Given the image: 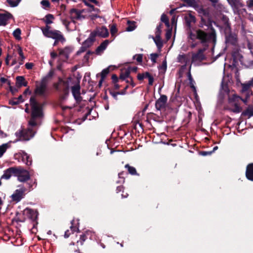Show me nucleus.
I'll return each instance as SVG.
<instances>
[{"instance_id":"nucleus-16","label":"nucleus","mask_w":253,"mask_h":253,"mask_svg":"<svg viewBox=\"0 0 253 253\" xmlns=\"http://www.w3.org/2000/svg\"><path fill=\"white\" fill-rule=\"evenodd\" d=\"M18 173V169L14 168H10L6 169L4 174L1 176V178L8 179L10 178L12 174Z\"/></svg>"},{"instance_id":"nucleus-57","label":"nucleus","mask_w":253,"mask_h":253,"mask_svg":"<svg viewBox=\"0 0 253 253\" xmlns=\"http://www.w3.org/2000/svg\"><path fill=\"white\" fill-rule=\"evenodd\" d=\"M0 80V82L2 83H7V84H10V82L9 81H8L6 79H5L3 77H1Z\"/></svg>"},{"instance_id":"nucleus-11","label":"nucleus","mask_w":253,"mask_h":253,"mask_svg":"<svg viewBox=\"0 0 253 253\" xmlns=\"http://www.w3.org/2000/svg\"><path fill=\"white\" fill-rule=\"evenodd\" d=\"M226 42L227 45H232L236 46L238 43V40L236 35L234 34H230L226 36Z\"/></svg>"},{"instance_id":"nucleus-9","label":"nucleus","mask_w":253,"mask_h":253,"mask_svg":"<svg viewBox=\"0 0 253 253\" xmlns=\"http://www.w3.org/2000/svg\"><path fill=\"white\" fill-rule=\"evenodd\" d=\"M167 101V97L165 95H162L160 98L157 100L155 103V106L157 110H160L164 109Z\"/></svg>"},{"instance_id":"nucleus-27","label":"nucleus","mask_w":253,"mask_h":253,"mask_svg":"<svg viewBox=\"0 0 253 253\" xmlns=\"http://www.w3.org/2000/svg\"><path fill=\"white\" fill-rule=\"evenodd\" d=\"M242 91L245 92L247 91L251 87L253 86V79L244 84H242Z\"/></svg>"},{"instance_id":"nucleus-8","label":"nucleus","mask_w":253,"mask_h":253,"mask_svg":"<svg viewBox=\"0 0 253 253\" xmlns=\"http://www.w3.org/2000/svg\"><path fill=\"white\" fill-rule=\"evenodd\" d=\"M46 90V84L43 81L40 85L37 86L35 93L37 95L44 96L45 95Z\"/></svg>"},{"instance_id":"nucleus-50","label":"nucleus","mask_w":253,"mask_h":253,"mask_svg":"<svg viewBox=\"0 0 253 253\" xmlns=\"http://www.w3.org/2000/svg\"><path fill=\"white\" fill-rule=\"evenodd\" d=\"M212 153V152L211 151H203L201 152V154L202 156H206L207 155H210Z\"/></svg>"},{"instance_id":"nucleus-64","label":"nucleus","mask_w":253,"mask_h":253,"mask_svg":"<svg viewBox=\"0 0 253 253\" xmlns=\"http://www.w3.org/2000/svg\"><path fill=\"white\" fill-rule=\"evenodd\" d=\"M137 78L139 80H142L143 79H144V76L143 75V74H139L138 75H137Z\"/></svg>"},{"instance_id":"nucleus-12","label":"nucleus","mask_w":253,"mask_h":253,"mask_svg":"<svg viewBox=\"0 0 253 253\" xmlns=\"http://www.w3.org/2000/svg\"><path fill=\"white\" fill-rule=\"evenodd\" d=\"M160 28L161 26L157 27V31L156 32V37L153 38L154 41L159 49L161 48L163 46V42L160 37Z\"/></svg>"},{"instance_id":"nucleus-58","label":"nucleus","mask_w":253,"mask_h":253,"mask_svg":"<svg viewBox=\"0 0 253 253\" xmlns=\"http://www.w3.org/2000/svg\"><path fill=\"white\" fill-rule=\"evenodd\" d=\"M161 68L164 71L166 70L167 69V63L166 61H164L161 65Z\"/></svg>"},{"instance_id":"nucleus-34","label":"nucleus","mask_w":253,"mask_h":253,"mask_svg":"<svg viewBox=\"0 0 253 253\" xmlns=\"http://www.w3.org/2000/svg\"><path fill=\"white\" fill-rule=\"evenodd\" d=\"M54 17L53 15L48 14L45 16V22L46 24H50L52 23V20L53 19Z\"/></svg>"},{"instance_id":"nucleus-33","label":"nucleus","mask_w":253,"mask_h":253,"mask_svg":"<svg viewBox=\"0 0 253 253\" xmlns=\"http://www.w3.org/2000/svg\"><path fill=\"white\" fill-rule=\"evenodd\" d=\"M17 51L20 56L19 64L22 65L23 64V61L25 59V57L24 55L23 52L21 47H18Z\"/></svg>"},{"instance_id":"nucleus-15","label":"nucleus","mask_w":253,"mask_h":253,"mask_svg":"<svg viewBox=\"0 0 253 253\" xmlns=\"http://www.w3.org/2000/svg\"><path fill=\"white\" fill-rule=\"evenodd\" d=\"M49 38L55 39L56 41H60L62 42L65 41L63 35L61 34V32L57 30L52 31V32L50 33Z\"/></svg>"},{"instance_id":"nucleus-14","label":"nucleus","mask_w":253,"mask_h":253,"mask_svg":"<svg viewBox=\"0 0 253 253\" xmlns=\"http://www.w3.org/2000/svg\"><path fill=\"white\" fill-rule=\"evenodd\" d=\"M12 17V15L9 12L0 13V26H5L7 21Z\"/></svg>"},{"instance_id":"nucleus-21","label":"nucleus","mask_w":253,"mask_h":253,"mask_svg":"<svg viewBox=\"0 0 253 253\" xmlns=\"http://www.w3.org/2000/svg\"><path fill=\"white\" fill-rule=\"evenodd\" d=\"M59 55L63 56L66 59H68L69 55L72 51L73 49L72 47L67 46L64 49H59Z\"/></svg>"},{"instance_id":"nucleus-40","label":"nucleus","mask_w":253,"mask_h":253,"mask_svg":"<svg viewBox=\"0 0 253 253\" xmlns=\"http://www.w3.org/2000/svg\"><path fill=\"white\" fill-rule=\"evenodd\" d=\"M41 4L43 8H46L50 6L49 2L47 0H42L41 2Z\"/></svg>"},{"instance_id":"nucleus-52","label":"nucleus","mask_w":253,"mask_h":253,"mask_svg":"<svg viewBox=\"0 0 253 253\" xmlns=\"http://www.w3.org/2000/svg\"><path fill=\"white\" fill-rule=\"evenodd\" d=\"M92 52H91L90 51H87V52L86 53V54L84 56V60L86 61H87L89 58V56L90 54H91Z\"/></svg>"},{"instance_id":"nucleus-3","label":"nucleus","mask_w":253,"mask_h":253,"mask_svg":"<svg viewBox=\"0 0 253 253\" xmlns=\"http://www.w3.org/2000/svg\"><path fill=\"white\" fill-rule=\"evenodd\" d=\"M55 88L63 94L62 99H65L69 94L68 81H63L60 79L59 82L54 84Z\"/></svg>"},{"instance_id":"nucleus-49","label":"nucleus","mask_w":253,"mask_h":253,"mask_svg":"<svg viewBox=\"0 0 253 253\" xmlns=\"http://www.w3.org/2000/svg\"><path fill=\"white\" fill-rule=\"evenodd\" d=\"M62 21L63 24L66 27L67 29H68V27L70 22L66 19H62Z\"/></svg>"},{"instance_id":"nucleus-6","label":"nucleus","mask_w":253,"mask_h":253,"mask_svg":"<svg viewBox=\"0 0 253 253\" xmlns=\"http://www.w3.org/2000/svg\"><path fill=\"white\" fill-rule=\"evenodd\" d=\"M18 187L19 189L16 190L11 196L12 200L16 202H19L24 197V194L26 191V188L23 186H19Z\"/></svg>"},{"instance_id":"nucleus-51","label":"nucleus","mask_w":253,"mask_h":253,"mask_svg":"<svg viewBox=\"0 0 253 253\" xmlns=\"http://www.w3.org/2000/svg\"><path fill=\"white\" fill-rule=\"evenodd\" d=\"M111 33L113 35L117 32V28L114 25H112L111 27Z\"/></svg>"},{"instance_id":"nucleus-63","label":"nucleus","mask_w":253,"mask_h":253,"mask_svg":"<svg viewBox=\"0 0 253 253\" xmlns=\"http://www.w3.org/2000/svg\"><path fill=\"white\" fill-rule=\"evenodd\" d=\"M80 239L81 240V241H80L81 244H82L83 242H84L86 239L85 236L84 235H81V237H80Z\"/></svg>"},{"instance_id":"nucleus-43","label":"nucleus","mask_w":253,"mask_h":253,"mask_svg":"<svg viewBox=\"0 0 253 253\" xmlns=\"http://www.w3.org/2000/svg\"><path fill=\"white\" fill-rule=\"evenodd\" d=\"M143 58V54H136L133 56L134 59H136V61L139 63L142 62Z\"/></svg>"},{"instance_id":"nucleus-26","label":"nucleus","mask_w":253,"mask_h":253,"mask_svg":"<svg viewBox=\"0 0 253 253\" xmlns=\"http://www.w3.org/2000/svg\"><path fill=\"white\" fill-rule=\"evenodd\" d=\"M16 84L18 87L26 86L27 85V82L25 81L24 77L18 76L16 78Z\"/></svg>"},{"instance_id":"nucleus-61","label":"nucleus","mask_w":253,"mask_h":253,"mask_svg":"<svg viewBox=\"0 0 253 253\" xmlns=\"http://www.w3.org/2000/svg\"><path fill=\"white\" fill-rule=\"evenodd\" d=\"M111 94L112 96L117 99L118 95L120 94V92H111Z\"/></svg>"},{"instance_id":"nucleus-56","label":"nucleus","mask_w":253,"mask_h":253,"mask_svg":"<svg viewBox=\"0 0 253 253\" xmlns=\"http://www.w3.org/2000/svg\"><path fill=\"white\" fill-rule=\"evenodd\" d=\"M74 221H74V220H72V221H71V224H72V225H71V227H70L71 229V230L72 231V232H74V231H75L76 230V229H77V228H76V227H74V226H73V225H74ZM77 229L78 230V228H77Z\"/></svg>"},{"instance_id":"nucleus-4","label":"nucleus","mask_w":253,"mask_h":253,"mask_svg":"<svg viewBox=\"0 0 253 253\" xmlns=\"http://www.w3.org/2000/svg\"><path fill=\"white\" fill-rule=\"evenodd\" d=\"M72 94L77 104L82 101L83 98L81 95V86L80 81L77 80L74 85L71 87Z\"/></svg>"},{"instance_id":"nucleus-55","label":"nucleus","mask_w":253,"mask_h":253,"mask_svg":"<svg viewBox=\"0 0 253 253\" xmlns=\"http://www.w3.org/2000/svg\"><path fill=\"white\" fill-rule=\"evenodd\" d=\"M247 4L249 7H253V0H248L247 1Z\"/></svg>"},{"instance_id":"nucleus-1","label":"nucleus","mask_w":253,"mask_h":253,"mask_svg":"<svg viewBox=\"0 0 253 253\" xmlns=\"http://www.w3.org/2000/svg\"><path fill=\"white\" fill-rule=\"evenodd\" d=\"M189 42L192 48H195L198 45L203 47L200 48L197 53L192 54V62L196 63L205 59L204 52L207 49L210 43L215 46L216 36L215 30L211 27L209 31L205 32L201 29H193L188 32Z\"/></svg>"},{"instance_id":"nucleus-48","label":"nucleus","mask_w":253,"mask_h":253,"mask_svg":"<svg viewBox=\"0 0 253 253\" xmlns=\"http://www.w3.org/2000/svg\"><path fill=\"white\" fill-rule=\"evenodd\" d=\"M125 81L126 82V83L131 84L132 87L134 86L135 84L133 82L132 79L130 76L126 79Z\"/></svg>"},{"instance_id":"nucleus-20","label":"nucleus","mask_w":253,"mask_h":253,"mask_svg":"<svg viewBox=\"0 0 253 253\" xmlns=\"http://www.w3.org/2000/svg\"><path fill=\"white\" fill-rule=\"evenodd\" d=\"M241 99V98L236 94H228V102L231 105L238 104Z\"/></svg>"},{"instance_id":"nucleus-31","label":"nucleus","mask_w":253,"mask_h":253,"mask_svg":"<svg viewBox=\"0 0 253 253\" xmlns=\"http://www.w3.org/2000/svg\"><path fill=\"white\" fill-rule=\"evenodd\" d=\"M184 1L186 4L189 6L193 7H195L197 5L198 1L197 0H181Z\"/></svg>"},{"instance_id":"nucleus-2","label":"nucleus","mask_w":253,"mask_h":253,"mask_svg":"<svg viewBox=\"0 0 253 253\" xmlns=\"http://www.w3.org/2000/svg\"><path fill=\"white\" fill-rule=\"evenodd\" d=\"M32 109L31 118L29 122V126L27 129L16 132L15 135L19 137L20 140H29L34 137L36 131L34 127L39 124L40 120L43 115L42 106L36 100L35 97H31L30 100Z\"/></svg>"},{"instance_id":"nucleus-59","label":"nucleus","mask_w":253,"mask_h":253,"mask_svg":"<svg viewBox=\"0 0 253 253\" xmlns=\"http://www.w3.org/2000/svg\"><path fill=\"white\" fill-rule=\"evenodd\" d=\"M112 79L114 82L117 83L118 81V78L116 75H113L112 76Z\"/></svg>"},{"instance_id":"nucleus-46","label":"nucleus","mask_w":253,"mask_h":253,"mask_svg":"<svg viewBox=\"0 0 253 253\" xmlns=\"http://www.w3.org/2000/svg\"><path fill=\"white\" fill-rule=\"evenodd\" d=\"M161 19L162 22H164L167 25H169V19L166 15L163 14Z\"/></svg>"},{"instance_id":"nucleus-54","label":"nucleus","mask_w":253,"mask_h":253,"mask_svg":"<svg viewBox=\"0 0 253 253\" xmlns=\"http://www.w3.org/2000/svg\"><path fill=\"white\" fill-rule=\"evenodd\" d=\"M9 103L10 104L13 105H16L19 103V101L18 100H15V98L14 99L12 100H10L9 101Z\"/></svg>"},{"instance_id":"nucleus-42","label":"nucleus","mask_w":253,"mask_h":253,"mask_svg":"<svg viewBox=\"0 0 253 253\" xmlns=\"http://www.w3.org/2000/svg\"><path fill=\"white\" fill-rule=\"evenodd\" d=\"M7 2L11 7H15L18 5V2L16 1V0H7Z\"/></svg>"},{"instance_id":"nucleus-60","label":"nucleus","mask_w":253,"mask_h":253,"mask_svg":"<svg viewBox=\"0 0 253 253\" xmlns=\"http://www.w3.org/2000/svg\"><path fill=\"white\" fill-rule=\"evenodd\" d=\"M149 80V84L151 85L153 84V82H154V79L153 77L151 76L148 78Z\"/></svg>"},{"instance_id":"nucleus-30","label":"nucleus","mask_w":253,"mask_h":253,"mask_svg":"<svg viewBox=\"0 0 253 253\" xmlns=\"http://www.w3.org/2000/svg\"><path fill=\"white\" fill-rule=\"evenodd\" d=\"M130 69H126L122 71L120 76V79L122 80H125L126 79H127L130 76Z\"/></svg>"},{"instance_id":"nucleus-53","label":"nucleus","mask_w":253,"mask_h":253,"mask_svg":"<svg viewBox=\"0 0 253 253\" xmlns=\"http://www.w3.org/2000/svg\"><path fill=\"white\" fill-rule=\"evenodd\" d=\"M25 67L27 69H31L33 67V64L32 63H27L25 64Z\"/></svg>"},{"instance_id":"nucleus-29","label":"nucleus","mask_w":253,"mask_h":253,"mask_svg":"<svg viewBox=\"0 0 253 253\" xmlns=\"http://www.w3.org/2000/svg\"><path fill=\"white\" fill-rule=\"evenodd\" d=\"M200 15L201 16H207L208 15V11L204 9L201 6L199 5V4L194 8Z\"/></svg>"},{"instance_id":"nucleus-5","label":"nucleus","mask_w":253,"mask_h":253,"mask_svg":"<svg viewBox=\"0 0 253 253\" xmlns=\"http://www.w3.org/2000/svg\"><path fill=\"white\" fill-rule=\"evenodd\" d=\"M232 55L234 59L236 60H239L241 64L247 67L253 68V60L250 61L244 60L242 55L239 52H234Z\"/></svg>"},{"instance_id":"nucleus-37","label":"nucleus","mask_w":253,"mask_h":253,"mask_svg":"<svg viewBox=\"0 0 253 253\" xmlns=\"http://www.w3.org/2000/svg\"><path fill=\"white\" fill-rule=\"evenodd\" d=\"M42 31L44 36L49 38L50 33H51L52 31L49 30V27L46 26L45 28L42 29Z\"/></svg>"},{"instance_id":"nucleus-44","label":"nucleus","mask_w":253,"mask_h":253,"mask_svg":"<svg viewBox=\"0 0 253 253\" xmlns=\"http://www.w3.org/2000/svg\"><path fill=\"white\" fill-rule=\"evenodd\" d=\"M234 106L233 111L235 113H240L241 111V108L238 104L232 105Z\"/></svg>"},{"instance_id":"nucleus-38","label":"nucleus","mask_w":253,"mask_h":253,"mask_svg":"<svg viewBox=\"0 0 253 253\" xmlns=\"http://www.w3.org/2000/svg\"><path fill=\"white\" fill-rule=\"evenodd\" d=\"M84 2L85 5L90 7H93V6L90 4V3H94L96 5H97L98 3V1L96 0H84Z\"/></svg>"},{"instance_id":"nucleus-22","label":"nucleus","mask_w":253,"mask_h":253,"mask_svg":"<svg viewBox=\"0 0 253 253\" xmlns=\"http://www.w3.org/2000/svg\"><path fill=\"white\" fill-rule=\"evenodd\" d=\"M22 161L28 166L32 164V159L30 155L25 152L22 151L21 153Z\"/></svg>"},{"instance_id":"nucleus-32","label":"nucleus","mask_w":253,"mask_h":253,"mask_svg":"<svg viewBox=\"0 0 253 253\" xmlns=\"http://www.w3.org/2000/svg\"><path fill=\"white\" fill-rule=\"evenodd\" d=\"M10 147L8 143H4L0 146V158L2 156L6 150Z\"/></svg>"},{"instance_id":"nucleus-7","label":"nucleus","mask_w":253,"mask_h":253,"mask_svg":"<svg viewBox=\"0 0 253 253\" xmlns=\"http://www.w3.org/2000/svg\"><path fill=\"white\" fill-rule=\"evenodd\" d=\"M94 34V37L99 36L102 38H106L109 35V32L108 29L104 26L97 28L94 31L91 32Z\"/></svg>"},{"instance_id":"nucleus-39","label":"nucleus","mask_w":253,"mask_h":253,"mask_svg":"<svg viewBox=\"0 0 253 253\" xmlns=\"http://www.w3.org/2000/svg\"><path fill=\"white\" fill-rule=\"evenodd\" d=\"M128 25L126 28V30L128 32H131L133 31L135 28V26L134 25V23H130L129 22H128Z\"/></svg>"},{"instance_id":"nucleus-47","label":"nucleus","mask_w":253,"mask_h":253,"mask_svg":"<svg viewBox=\"0 0 253 253\" xmlns=\"http://www.w3.org/2000/svg\"><path fill=\"white\" fill-rule=\"evenodd\" d=\"M87 49V47L83 44L80 49L77 51V54L78 55L80 54L82 52H84Z\"/></svg>"},{"instance_id":"nucleus-23","label":"nucleus","mask_w":253,"mask_h":253,"mask_svg":"<svg viewBox=\"0 0 253 253\" xmlns=\"http://www.w3.org/2000/svg\"><path fill=\"white\" fill-rule=\"evenodd\" d=\"M95 38L94 37V34H90L89 37L83 42V44L84 46H86L87 48L90 46L93 42L95 41Z\"/></svg>"},{"instance_id":"nucleus-41","label":"nucleus","mask_w":253,"mask_h":253,"mask_svg":"<svg viewBox=\"0 0 253 253\" xmlns=\"http://www.w3.org/2000/svg\"><path fill=\"white\" fill-rule=\"evenodd\" d=\"M159 56V54L157 53H152L150 54V59L153 63L156 62V59Z\"/></svg>"},{"instance_id":"nucleus-36","label":"nucleus","mask_w":253,"mask_h":253,"mask_svg":"<svg viewBox=\"0 0 253 253\" xmlns=\"http://www.w3.org/2000/svg\"><path fill=\"white\" fill-rule=\"evenodd\" d=\"M21 30L19 28L16 29L13 33V36L17 39H21Z\"/></svg>"},{"instance_id":"nucleus-62","label":"nucleus","mask_w":253,"mask_h":253,"mask_svg":"<svg viewBox=\"0 0 253 253\" xmlns=\"http://www.w3.org/2000/svg\"><path fill=\"white\" fill-rule=\"evenodd\" d=\"M53 74H54V72L52 70H51L49 73L48 74H47V75L46 76V78H51L53 75Z\"/></svg>"},{"instance_id":"nucleus-45","label":"nucleus","mask_w":253,"mask_h":253,"mask_svg":"<svg viewBox=\"0 0 253 253\" xmlns=\"http://www.w3.org/2000/svg\"><path fill=\"white\" fill-rule=\"evenodd\" d=\"M109 68H106L102 70L101 72V78L102 79H103L106 75L109 73Z\"/></svg>"},{"instance_id":"nucleus-35","label":"nucleus","mask_w":253,"mask_h":253,"mask_svg":"<svg viewBox=\"0 0 253 253\" xmlns=\"http://www.w3.org/2000/svg\"><path fill=\"white\" fill-rule=\"evenodd\" d=\"M125 167L127 169L129 173L131 174L134 175L137 174L136 169L134 167H130L128 165H126Z\"/></svg>"},{"instance_id":"nucleus-19","label":"nucleus","mask_w":253,"mask_h":253,"mask_svg":"<svg viewBox=\"0 0 253 253\" xmlns=\"http://www.w3.org/2000/svg\"><path fill=\"white\" fill-rule=\"evenodd\" d=\"M246 176L248 179L253 181V163L250 164L247 166Z\"/></svg>"},{"instance_id":"nucleus-10","label":"nucleus","mask_w":253,"mask_h":253,"mask_svg":"<svg viewBox=\"0 0 253 253\" xmlns=\"http://www.w3.org/2000/svg\"><path fill=\"white\" fill-rule=\"evenodd\" d=\"M82 12L80 10H78L76 9L73 8L70 10V18L74 21L75 20H81L84 19V17L82 15Z\"/></svg>"},{"instance_id":"nucleus-28","label":"nucleus","mask_w":253,"mask_h":253,"mask_svg":"<svg viewBox=\"0 0 253 253\" xmlns=\"http://www.w3.org/2000/svg\"><path fill=\"white\" fill-rule=\"evenodd\" d=\"M109 43L108 40L104 41L101 44L96 48V52L97 53L103 51L106 49Z\"/></svg>"},{"instance_id":"nucleus-17","label":"nucleus","mask_w":253,"mask_h":253,"mask_svg":"<svg viewBox=\"0 0 253 253\" xmlns=\"http://www.w3.org/2000/svg\"><path fill=\"white\" fill-rule=\"evenodd\" d=\"M185 21L187 26L191 28L192 24L195 23L196 21L195 17L191 13L186 14L184 16Z\"/></svg>"},{"instance_id":"nucleus-25","label":"nucleus","mask_w":253,"mask_h":253,"mask_svg":"<svg viewBox=\"0 0 253 253\" xmlns=\"http://www.w3.org/2000/svg\"><path fill=\"white\" fill-rule=\"evenodd\" d=\"M177 61L181 63H184V66H186L189 63V58L185 54H179L177 57Z\"/></svg>"},{"instance_id":"nucleus-13","label":"nucleus","mask_w":253,"mask_h":253,"mask_svg":"<svg viewBox=\"0 0 253 253\" xmlns=\"http://www.w3.org/2000/svg\"><path fill=\"white\" fill-rule=\"evenodd\" d=\"M17 174H18V180L20 182H25L30 178V174L27 170L20 172L18 169V173Z\"/></svg>"},{"instance_id":"nucleus-24","label":"nucleus","mask_w":253,"mask_h":253,"mask_svg":"<svg viewBox=\"0 0 253 253\" xmlns=\"http://www.w3.org/2000/svg\"><path fill=\"white\" fill-rule=\"evenodd\" d=\"M231 6L234 7V12H236L237 9L243 6V4L240 0H228Z\"/></svg>"},{"instance_id":"nucleus-18","label":"nucleus","mask_w":253,"mask_h":253,"mask_svg":"<svg viewBox=\"0 0 253 253\" xmlns=\"http://www.w3.org/2000/svg\"><path fill=\"white\" fill-rule=\"evenodd\" d=\"M24 214L33 221L36 220L38 216L37 211L30 209L27 208L24 211Z\"/></svg>"}]
</instances>
